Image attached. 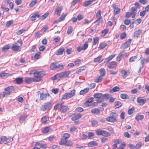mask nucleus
Listing matches in <instances>:
<instances>
[{"label": "nucleus", "mask_w": 149, "mask_h": 149, "mask_svg": "<svg viewBox=\"0 0 149 149\" xmlns=\"http://www.w3.org/2000/svg\"><path fill=\"white\" fill-rule=\"evenodd\" d=\"M69 109L68 106L65 105H62L61 104H56L54 106V109L55 110L58 109L60 112L64 113L68 111Z\"/></svg>", "instance_id": "nucleus-1"}, {"label": "nucleus", "mask_w": 149, "mask_h": 149, "mask_svg": "<svg viewBox=\"0 0 149 149\" xmlns=\"http://www.w3.org/2000/svg\"><path fill=\"white\" fill-rule=\"evenodd\" d=\"M116 112L114 111L110 113V116L106 118L107 120L109 122L114 123L117 121L116 118L117 116Z\"/></svg>", "instance_id": "nucleus-2"}, {"label": "nucleus", "mask_w": 149, "mask_h": 149, "mask_svg": "<svg viewBox=\"0 0 149 149\" xmlns=\"http://www.w3.org/2000/svg\"><path fill=\"white\" fill-rule=\"evenodd\" d=\"M14 87L13 86H9L4 89V90L6 91L3 93L2 96L4 97L6 96H8L11 93H13L15 91Z\"/></svg>", "instance_id": "nucleus-3"}, {"label": "nucleus", "mask_w": 149, "mask_h": 149, "mask_svg": "<svg viewBox=\"0 0 149 149\" xmlns=\"http://www.w3.org/2000/svg\"><path fill=\"white\" fill-rule=\"evenodd\" d=\"M75 94V90H72L70 93H66L62 96V98L64 100H68L74 96Z\"/></svg>", "instance_id": "nucleus-4"}, {"label": "nucleus", "mask_w": 149, "mask_h": 149, "mask_svg": "<svg viewBox=\"0 0 149 149\" xmlns=\"http://www.w3.org/2000/svg\"><path fill=\"white\" fill-rule=\"evenodd\" d=\"M96 134L97 136L102 135L104 136H108L110 135V134L109 132L105 131L98 129L96 131Z\"/></svg>", "instance_id": "nucleus-5"}, {"label": "nucleus", "mask_w": 149, "mask_h": 149, "mask_svg": "<svg viewBox=\"0 0 149 149\" xmlns=\"http://www.w3.org/2000/svg\"><path fill=\"white\" fill-rule=\"evenodd\" d=\"M52 103V101H50L49 102L45 103L41 107V110L43 111H45L49 110L50 109L51 104Z\"/></svg>", "instance_id": "nucleus-6"}, {"label": "nucleus", "mask_w": 149, "mask_h": 149, "mask_svg": "<svg viewBox=\"0 0 149 149\" xmlns=\"http://www.w3.org/2000/svg\"><path fill=\"white\" fill-rule=\"evenodd\" d=\"M102 94L101 93H96L94 94V97L95 98L97 99V102L99 103L103 102Z\"/></svg>", "instance_id": "nucleus-7"}, {"label": "nucleus", "mask_w": 149, "mask_h": 149, "mask_svg": "<svg viewBox=\"0 0 149 149\" xmlns=\"http://www.w3.org/2000/svg\"><path fill=\"white\" fill-rule=\"evenodd\" d=\"M132 40L131 39L128 40L126 42L123 44L121 46L120 48L125 49L128 47L130 45Z\"/></svg>", "instance_id": "nucleus-8"}, {"label": "nucleus", "mask_w": 149, "mask_h": 149, "mask_svg": "<svg viewBox=\"0 0 149 149\" xmlns=\"http://www.w3.org/2000/svg\"><path fill=\"white\" fill-rule=\"evenodd\" d=\"M88 44L87 42H85L83 46H79L78 47L77 49L79 52H80L81 50H85L88 48Z\"/></svg>", "instance_id": "nucleus-9"}, {"label": "nucleus", "mask_w": 149, "mask_h": 149, "mask_svg": "<svg viewBox=\"0 0 149 149\" xmlns=\"http://www.w3.org/2000/svg\"><path fill=\"white\" fill-rule=\"evenodd\" d=\"M62 9L63 7L62 6L58 7L56 9L55 14L58 16H59Z\"/></svg>", "instance_id": "nucleus-10"}, {"label": "nucleus", "mask_w": 149, "mask_h": 149, "mask_svg": "<svg viewBox=\"0 0 149 149\" xmlns=\"http://www.w3.org/2000/svg\"><path fill=\"white\" fill-rule=\"evenodd\" d=\"M49 93L45 94L43 93H40V99L43 100H46L47 97L49 96Z\"/></svg>", "instance_id": "nucleus-11"}, {"label": "nucleus", "mask_w": 149, "mask_h": 149, "mask_svg": "<svg viewBox=\"0 0 149 149\" xmlns=\"http://www.w3.org/2000/svg\"><path fill=\"white\" fill-rule=\"evenodd\" d=\"M117 65L116 62H112L109 63L107 65V67L109 68H112L115 67Z\"/></svg>", "instance_id": "nucleus-12"}, {"label": "nucleus", "mask_w": 149, "mask_h": 149, "mask_svg": "<svg viewBox=\"0 0 149 149\" xmlns=\"http://www.w3.org/2000/svg\"><path fill=\"white\" fill-rule=\"evenodd\" d=\"M41 72L39 71H36L34 70L31 71L29 73L30 74H33L34 78L37 77V76L41 75Z\"/></svg>", "instance_id": "nucleus-13"}, {"label": "nucleus", "mask_w": 149, "mask_h": 149, "mask_svg": "<svg viewBox=\"0 0 149 149\" xmlns=\"http://www.w3.org/2000/svg\"><path fill=\"white\" fill-rule=\"evenodd\" d=\"M141 98V97H138L137 99V102L140 103V105H143L146 103V100L145 99H142Z\"/></svg>", "instance_id": "nucleus-14"}, {"label": "nucleus", "mask_w": 149, "mask_h": 149, "mask_svg": "<svg viewBox=\"0 0 149 149\" xmlns=\"http://www.w3.org/2000/svg\"><path fill=\"white\" fill-rule=\"evenodd\" d=\"M101 13L100 10H98L96 15V17L97 19L95 22H96L100 21L101 18Z\"/></svg>", "instance_id": "nucleus-15"}, {"label": "nucleus", "mask_w": 149, "mask_h": 149, "mask_svg": "<svg viewBox=\"0 0 149 149\" xmlns=\"http://www.w3.org/2000/svg\"><path fill=\"white\" fill-rule=\"evenodd\" d=\"M40 15H39L38 13H37L35 14H33L32 16L31 17V20L32 21H35L36 19V17H39Z\"/></svg>", "instance_id": "nucleus-16"}, {"label": "nucleus", "mask_w": 149, "mask_h": 149, "mask_svg": "<svg viewBox=\"0 0 149 149\" xmlns=\"http://www.w3.org/2000/svg\"><path fill=\"white\" fill-rule=\"evenodd\" d=\"M81 117L82 115L81 114H78L73 116L72 118V120L75 121L81 118Z\"/></svg>", "instance_id": "nucleus-17"}, {"label": "nucleus", "mask_w": 149, "mask_h": 149, "mask_svg": "<svg viewBox=\"0 0 149 149\" xmlns=\"http://www.w3.org/2000/svg\"><path fill=\"white\" fill-rule=\"evenodd\" d=\"M25 81L26 83L29 84L33 81V79L30 77H26L25 79Z\"/></svg>", "instance_id": "nucleus-18"}, {"label": "nucleus", "mask_w": 149, "mask_h": 149, "mask_svg": "<svg viewBox=\"0 0 149 149\" xmlns=\"http://www.w3.org/2000/svg\"><path fill=\"white\" fill-rule=\"evenodd\" d=\"M62 78H65L67 77L70 73L69 71H65L61 73Z\"/></svg>", "instance_id": "nucleus-19"}, {"label": "nucleus", "mask_w": 149, "mask_h": 149, "mask_svg": "<svg viewBox=\"0 0 149 149\" xmlns=\"http://www.w3.org/2000/svg\"><path fill=\"white\" fill-rule=\"evenodd\" d=\"M67 141L68 140L67 139H65L62 137L59 142V145H65Z\"/></svg>", "instance_id": "nucleus-20"}, {"label": "nucleus", "mask_w": 149, "mask_h": 149, "mask_svg": "<svg viewBox=\"0 0 149 149\" xmlns=\"http://www.w3.org/2000/svg\"><path fill=\"white\" fill-rule=\"evenodd\" d=\"M115 56L116 54H114L113 55L110 56L109 57L106 59L104 61V63H107L108 62L110 61Z\"/></svg>", "instance_id": "nucleus-21"}, {"label": "nucleus", "mask_w": 149, "mask_h": 149, "mask_svg": "<svg viewBox=\"0 0 149 149\" xmlns=\"http://www.w3.org/2000/svg\"><path fill=\"white\" fill-rule=\"evenodd\" d=\"M93 99H94V98L93 97H89V98H88L87 101H86L84 103V105L86 107L89 106V105L87 104H88V103H90L92 101Z\"/></svg>", "instance_id": "nucleus-22"}, {"label": "nucleus", "mask_w": 149, "mask_h": 149, "mask_svg": "<svg viewBox=\"0 0 149 149\" xmlns=\"http://www.w3.org/2000/svg\"><path fill=\"white\" fill-rule=\"evenodd\" d=\"M58 63L53 62L50 65V68L52 70H54L56 68V65Z\"/></svg>", "instance_id": "nucleus-23"}, {"label": "nucleus", "mask_w": 149, "mask_h": 149, "mask_svg": "<svg viewBox=\"0 0 149 149\" xmlns=\"http://www.w3.org/2000/svg\"><path fill=\"white\" fill-rule=\"evenodd\" d=\"M102 56H99L96 58L94 59V62H101L102 61H101Z\"/></svg>", "instance_id": "nucleus-24"}, {"label": "nucleus", "mask_w": 149, "mask_h": 149, "mask_svg": "<svg viewBox=\"0 0 149 149\" xmlns=\"http://www.w3.org/2000/svg\"><path fill=\"white\" fill-rule=\"evenodd\" d=\"M91 112L92 113L98 115L100 113V111L99 109H93L91 110Z\"/></svg>", "instance_id": "nucleus-25"}, {"label": "nucleus", "mask_w": 149, "mask_h": 149, "mask_svg": "<svg viewBox=\"0 0 149 149\" xmlns=\"http://www.w3.org/2000/svg\"><path fill=\"white\" fill-rule=\"evenodd\" d=\"M19 46L13 45L11 47V49L13 51H17L19 49Z\"/></svg>", "instance_id": "nucleus-26"}, {"label": "nucleus", "mask_w": 149, "mask_h": 149, "mask_svg": "<svg viewBox=\"0 0 149 149\" xmlns=\"http://www.w3.org/2000/svg\"><path fill=\"white\" fill-rule=\"evenodd\" d=\"M6 136H2L0 137V144H2L6 142Z\"/></svg>", "instance_id": "nucleus-27"}, {"label": "nucleus", "mask_w": 149, "mask_h": 149, "mask_svg": "<svg viewBox=\"0 0 149 149\" xmlns=\"http://www.w3.org/2000/svg\"><path fill=\"white\" fill-rule=\"evenodd\" d=\"M103 79L102 77L101 76H99L97 77L94 80V82L97 83L101 81Z\"/></svg>", "instance_id": "nucleus-28"}, {"label": "nucleus", "mask_w": 149, "mask_h": 149, "mask_svg": "<svg viewBox=\"0 0 149 149\" xmlns=\"http://www.w3.org/2000/svg\"><path fill=\"white\" fill-rule=\"evenodd\" d=\"M100 76L101 77H103L106 74L105 70L104 68H102L100 69Z\"/></svg>", "instance_id": "nucleus-29"}, {"label": "nucleus", "mask_w": 149, "mask_h": 149, "mask_svg": "<svg viewBox=\"0 0 149 149\" xmlns=\"http://www.w3.org/2000/svg\"><path fill=\"white\" fill-rule=\"evenodd\" d=\"M33 81L34 82H39L41 80V75H38L36 77H34V78H33Z\"/></svg>", "instance_id": "nucleus-30"}, {"label": "nucleus", "mask_w": 149, "mask_h": 149, "mask_svg": "<svg viewBox=\"0 0 149 149\" xmlns=\"http://www.w3.org/2000/svg\"><path fill=\"white\" fill-rule=\"evenodd\" d=\"M142 31L141 30H139L134 32V36L138 37L141 33Z\"/></svg>", "instance_id": "nucleus-31"}, {"label": "nucleus", "mask_w": 149, "mask_h": 149, "mask_svg": "<svg viewBox=\"0 0 149 149\" xmlns=\"http://www.w3.org/2000/svg\"><path fill=\"white\" fill-rule=\"evenodd\" d=\"M64 69V66L63 65L60 64L58 63L57 65H56V69L60 70H63Z\"/></svg>", "instance_id": "nucleus-32"}, {"label": "nucleus", "mask_w": 149, "mask_h": 149, "mask_svg": "<svg viewBox=\"0 0 149 149\" xmlns=\"http://www.w3.org/2000/svg\"><path fill=\"white\" fill-rule=\"evenodd\" d=\"M97 143L95 141H93L89 142L88 144V146L90 147H93L96 146L97 145Z\"/></svg>", "instance_id": "nucleus-33"}, {"label": "nucleus", "mask_w": 149, "mask_h": 149, "mask_svg": "<svg viewBox=\"0 0 149 149\" xmlns=\"http://www.w3.org/2000/svg\"><path fill=\"white\" fill-rule=\"evenodd\" d=\"M89 89L87 88H86L83 90H81L80 92V95H83L87 93L89 91Z\"/></svg>", "instance_id": "nucleus-34"}, {"label": "nucleus", "mask_w": 149, "mask_h": 149, "mask_svg": "<svg viewBox=\"0 0 149 149\" xmlns=\"http://www.w3.org/2000/svg\"><path fill=\"white\" fill-rule=\"evenodd\" d=\"M144 116L142 115H138L135 118V119L139 121V120H142L143 119Z\"/></svg>", "instance_id": "nucleus-35"}, {"label": "nucleus", "mask_w": 149, "mask_h": 149, "mask_svg": "<svg viewBox=\"0 0 149 149\" xmlns=\"http://www.w3.org/2000/svg\"><path fill=\"white\" fill-rule=\"evenodd\" d=\"M27 116L26 114L24 113L21 116L19 117V119L20 120L23 121L27 117Z\"/></svg>", "instance_id": "nucleus-36"}, {"label": "nucleus", "mask_w": 149, "mask_h": 149, "mask_svg": "<svg viewBox=\"0 0 149 149\" xmlns=\"http://www.w3.org/2000/svg\"><path fill=\"white\" fill-rule=\"evenodd\" d=\"M64 51V48H61L58 50V51L57 52L56 55H61L63 54Z\"/></svg>", "instance_id": "nucleus-37"}, {"label": "nucleus", "mask_w": 149, "mask_h": 149, "mask_svg": "<svg viewBox=\"0 0 149 149\" xmlns=\"http://www.w3.org/2000/svg\"><path fill=\"white\" fill-rule=\"evenodd\" d=\"M109 97V94L107 93L105 94L104 95L102 94V98L103 102L104 101V99L108 100Z\"/></svg>", "instance_id": "nucleus-38"}, {"label": "nucleus", "mask_w": 149, "mask_h": 149, "mask_svg": "<svg viewBox=\"0 0 149 149\" xmlns=\"http://www.w3.org/2000/svg\"><path fill=\"white\" fill-rule=\"evenodd\" d=\"M16 83L19 84L22 82L23 80L22 78H17L15 80Z\"/></svg>", "instance_id": "nucleus-39"}, {"label": "nucleus", "mask_w": 149, "mask_h": 149, "mask_svg": "<svg viewBox=\"0 0 149 149\" xmlns=\"http://www.w3.org/2000/svg\"><path fill=\"white\" fill-rule=\"evenodd\" d=\"M92 126L93 127L97 126L98 125V122L95 120L91 121Z\"/></svg>", "instance_id": "nucleus-40"}, {"label": "nucleus", "mask_w": 149, "mask_h": 149, "mask_svg": "<svg viewBox=\"0 0 149 149\" xmlns=\"http://www.w3.org/2000/svg\"><path fill=\"white\" fill-rule=\"evenodd\" d=\"M107 45V44L105 42L101 43L99 46V47L101 49H102L104 48Z\"/></svg>", "instance_id": "nucleus-41"}, {"label": "nucleus", "mask_w": 149, "mask_h": 149, "mask_svg": "<svg viewBox=\"0 0 149 149\" xmlns=\"http://www.w3.org/2000/svg\"><path fill=\"white\" fill-rule=\"evenodd\" d=\"M92 3L90 0H89L85 2L83 4V6L84 7H86L90 5Z\"/></svg>", "instance_id": "nucleus-42"}, {"label": "nucleus", "mask_w": 149, "mask_h": 149, "mask_svg": "<svg viewBox=\"0 0 149 149\" xmlns=\"http://www.w3.org/2000/svg\"><path fill=\"white\" fill-rule=\"evenodd\" d=\"M120 97L123 99H125L129 98L128 95L125 93L121 94L120 95Z\"/></svg>", "instance_id": "nucleus-43"}, {"label": "nucleus", "mask_w": 149, "mask_h": 149, "mask_svg": "<svg viewBox=\"0 0 149 149\" xmlns=\"http://www.w3.org/2000/svg\"><path fill=\"white\" fill-rule=\"evenodd\" d=\"M121 73L122 74V76L123 78H125L127 76V72L125 70H122L121 72Z\"/></svg>", "instance_id": "nucleus-44"}, {"label": "nucleus", "mask_w": 149, "mask_h": 149, "mask_svg": "<svg viewBox=\"0 0 149 149\" xmlns=\"http://www.w3.org/2000/svg\"><path fill=\"white\" fill-rule=\"evenodd\" d=\"M70 136V135L68 133H65L62 134V137L66 139H68Z\"/></svg>", "instance_id": "nucleus-45"}, {"label": "nucleus", "mask_w": 149, "mask_h": 149, "mask_svg": "<svg viewBox=\"0 0 149 149\" xmlns=\"http://www.w3.org/2000/svg\"><path fill=\"white\" fill-rule=\"evenodd\" d=\"M49 131V128L47 127H46L43 129L42 130V132L44 133H46L48 132Z\"/></svg>", "instance_id": "nucleus-46"}, {"label": "nucleus", "mask_w": 149, "mask_h": 149, "mask_svg": "<svg viewBox=\"0 0 149 149\" xmlns=\"http://www.w3.org/2000/svg\"><path fill=\"white\" fill-rule=\"evenodd\" d=\"M108 31L107 29H104L102 32L101 35L103 36H104L107 34L108 33Z\"/></svg>", "instance_id": "nucleus-47"}, {"label": "nucleus", "mask_w": 149, "mask_h": 149, "mask_svg": "<svg viewBox=\"0 0 149 149\" xmlns=\"http://www.w3.org/2000/svg\"><path fill=\"white\" fill-rule=\"evenodd\" d=\"M137 58V57L136 56H132L130 57L129 60L130 62H133Z\"/></svg>", "instance_id": "nucleus-48"}, {"label": "nucleus", "mask_w": 149, "mask_h": 149, "mask_svg": "<svg viewBox=\"0 0 149 149\" xmlns=\"http://www.w3.org/2000/svg\"><path fill=\"white\" fill-rule=\"evenodd\" d=\"M120 9L118 7H116L114 10V14L117 15L120 13Z\"/></svg>", "instance_id": "nucleus-49"}, {"label": "nucleus", "mask_w": 149, "mask_h": 149, "mask_svg": "<svg viewBox=\"0 0 149 149\" xmlns=\"http://www.w3.org/2000/svg\"><path fill=\"white\" fill-rule=\"evenodd\" d=\"M6 143H9L13 140V138L12 137H6Z\"/></svg>", "instance_id": "nucleus-50"}, {"label": "nucleus", "mask_w": 149, "mask_h": 149, "mask_svg": "<svg viewBox=\"0 0 149 149\" xmlns=\"http://www.w3.org/2000/svg\"><path fill=\"white\" fill-rule=\"evenodd\" d=\"M66 16V15L65 14L64 15L63 13L62 16L59 18L58 22H60L63 20L65 18V17Z\"/></svg>", "instance_id": "nucleus-51"}, {"label": "nucleus", "mask_w": 149, "mask_h": 149, "mask_svg": "<svg viewBox=\"0 0 149 149\" xmlns=\"http://www.w3.org/2000/svg\"><path fill=\"white\" fill-rule=\"evenodd\" d=\"M99 40L98 37H95L93 38V45H95L96 44Z\"/></svg>", "instance_id": "nucleus-52"}, {"label": "nucleus", "mask_w": 149, "mask_h": 149, "mask_svg": "<svg viewBox=\"0 0 149 149\" xmlns=\"http://www.w3.org/2000/svg\"><path fill=\"white\" fill-rule=\"evenodd\" d=\"M115 105L117 107L119 108L121 106L122 104L120 102L117 101L115 102Z\"/></svg>", "instance_id": "nucleus-53"}, {"label": "nucleus", "mask_w": 149, "mask_h": 149, "mask_svg": "<svg viewBox=\"0 0 149 149\" xmlns=\"http://www.w3.org/2000/svg\"><path fill=\"white\" fill-rule=\"evenodd\" d=\"M65 144L64 145L68 146H71L72 145V143L71 141L68 140Z\"/></svg>", "instance_id": "nucleus-54"}, {"label": "nucleus", "mask_w": 149, "mask_h": 149, "mask_svg": "<svg viewBox=\"0 0 149 149\" xmlns=\"http://www.w3.org/2000/svg\"><path fill=\"white\" fill-rule=\"evenodd\" d=\"M47 117L46 116H45L42 118L41 121L42 123H45L47 120Z\"/></svg>", "instance_id": "nucleus-55"}, {"label": "nucleus", "mask_w": 149, "mask_h": 149, "mask_svg": "<svg viewBox=\"0 0 149 149\" xmlns=\"http://www.w3.org/2000/svg\"><path fill=\"white\" fill-rule=\"evenodd\" d=\"M55 77H56V79L58 80H59L61 78H62L61 73L56 74V75H55Z\"/></svg>", "instance_id": "nucleus-56"}, {"label": "nucleus", "mask_w": 149, "mask_h": 149, "mask_svg": "<svg viewBox=\"0 0 149 149\" xmlns=\"http://www.w3.org/2000/svg\"><path fill=\"white\" fill-rule=\"evenodd\" d=\"M37 3V1L35 0L31 1L29 4V6L31 7H33Z\"/></svg>", "instance_id": "nucleus-57"}, {"label": "nucleus", "mask_w": 149, "mask_h": 149, "mask_svg": "<svg viewBox=\"0 0 149 149\" xmlns=\"http://www.w3.org/2000/svg\"><path fill=\"white\" fill-rule=\"evenodd\" d=\"M10 48V47L8 45H6L4 46L2 48V50L3 51H5L6 50Z\"/></svg>", "instance_id": "nucleus-58"}, {"label": "nucleus", "mask_w": 149, "mask_h": 149, "mask_svg": "<svg viewBox=\"0 0 149 149\" xmlns=\"http://www.w3.org/2000/svg\"><path fill=\"white\" fill-rule=\"evenodd\" d=\"M134 107H132L131 109L128 110V113L129 115L131 114L133 112V111L134 110Z\"/></svg>", "instance_id": "nucleus-59"}, {"label": "nucleus", "mask_w": 149, "mask_h": 149, "mask_svg": "<svg viewBox=\"0 0 149 149\" xmlns=\"http://www.w3.org/2000/svg\"><path fill=\"white\" fill-rule=\"evenodd\" d=\"M120 90L118 86H115L113 88L112 91L114 92L118 91Z\"/></svg>", "instance_id": "nucleus-60"}, {"label": "nucleus", "mask_w": 149, "mask_h": 149, "mask_svg": "<svg viewBox=\"0 0 149 149\" xmlns=\"http://www.w3.org/2000/svg\"><path fill=\"white\" fill-rule=\"evenodd\" d=\"M83 110V109L81 107H78L75 109L76 111L78 112H81Z\"/></svg>", "instance_id": "nucleus-61"}, {"label": "nucleus", "mask_w": 149, "mask_h": 149, "mask_svg": "<svg viewBox=\"0 0 149 149\" xmlns=\"http://www.w3.org/2000/svg\"><path fill=\"white\" fill-rule=\"evenodd\" d=\"M40 52H37L35 54L34 56V58L36 59H38L40 56Z\"/></svg>", "instance_id": "nucleus-62"}, {"label": "nucleus", "mask_w": 149, "mask_h": 149, "mask_svg": "<svg viewBox=\"0 0 149 149\" xmlns=\"http://www.w3.org/2000/svg\"><path fill=\"white\" fill-rule=\"evenodd\" d=\"M130 13H131L132 17L133 18H134L135 17L136 14V12L132 10Z\"/></svg>", "instance_id": "nucleus-63"}, {"label": "nucleus", "mask_w": 149, "mask_h": 149, "mask_svg": "<svg viewBox=\"0 0 149 149\" xmlns=\"http://www.w3.org/2000/svg\"><path fill=\"white\" fill-rule=\"evenodd\" d=\"M77 129V128L74 126H73L70 129V131L71 132H74Z\"/></svg>", "instance_id": "nucleus-64"}]
</instances>
